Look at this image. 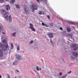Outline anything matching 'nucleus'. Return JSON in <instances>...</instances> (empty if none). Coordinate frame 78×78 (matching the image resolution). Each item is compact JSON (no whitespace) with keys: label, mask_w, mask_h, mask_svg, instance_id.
I'll return each instance as SVG.
<instances>
[{"label":"nucleus","mask_w":78,"mask_h":78,"mask_svg":"<svg viewBox=\"0 0 78 78\" xmlns=\"http://www.w3.org/2000/svg\"><path fill=\"white\" fill-rule=\"evenodd\" d=\"M68 23H72V21H68Z\"/></svg>","instance_id":"31"},{"label":"nucleus","mask_w":78,"mask_h":78,"mask_svg":"<svg viewBox=\"0 0 78 78\" xmlns=\"http://www.w3.org/2000/svg\"><path fill=\"white\" fill-rule=\"evenodd\" d=\"M69 37L71 38V39H72V35H71L70 34H69L68 35Z\"/></svg>","instance_id":"24"},{"label":"nucleus","mask_w":78,"mask_h":78,"mask_svg":"<svg viewBox=\"0 0 78 78\" xmlns=\"http://www.w3.org/2000/svg\"><path fill=\"white\" fill-rule=\"evenodd\" d=\"M36 69L37 71H41V68L39 67V66H36Z\"/></svg>","instance_id":"10"},{"label":"nucleus","mask_w":78,"mask_h":78,"mask_svg":"<svg viewBox=\"0 0 78 78\" xmlns=\"http://www.w3.org/2000/svg\"><path fill=\"white\" fill-rule=\"evenodd\" d=\"M3 43L1 44L0 45V47L2 48V51H5V50H7V49L9 46L7 42L3 41Z\"/></svg>","instance_id":"1"},{"label":"nucleus","mask_w":78,"mask_h":78,"mask_svg":"<svg viewBox=\"0 0 78 78\" xmlns=\"http://www.w3.org/2000/svg\"><path fill=\"white\" fill-rule=\"evenodd\" d=\"M16 60L17 61H19L20 60H22V57L20 55H16Z\"/></svg>","instance_id":"5"},{"label":"nucleus","mask_w":78,"mask_h":78,"mask_svg":"<svg viewBox=\"0 0 78 78\" xmlns=\"http://www.w3.org/2000/svg\"><path fill=\"white\" fill-rule=\"evenodd\" d=\"M68 43H69V41H68Z\"/></svg>","instance_id":"46"},{"label":"nucleus","mask_w":78,"mask_h":78,"mask_svg":"<svg viewBox=\"0 0 78 78\" xmlns=\"http://www.w3.org/2000/svg\"><path fill=\"white\" fill-rule=\"evenodd\" d=\"M3 55V52L1 51V49H0V57H2Z\"/></svg>","instance_id":"9"},{"label":"nucleus","mask_w":78,"mask_h":78,"mask_svg":"<svg viewBox=\"0 0 78 78\" xmlns=\"http://www.w3.org/2000/svg\"><path fill=\"white\" fill-rule=\"evenodd\" d=\"M16 73H17L18 74H19V71L17 70H16Z\"/></svg>","instance_id":"22"},{"label":"nucleus","mask_w":78,"mask_h":78,"mask_svg":"<svg viewBox=\"0 0 78 78\" xmlns=\"http://www.w3.org/2000/svg\"><path fill=\"white\" fill-rule=\"evenodd\" d=\"M42 25H43V26H44V25H45V24H44V23H42Z\"/></svg>","instance_id":"34"},{"label":"nucleus","mask_w":78,"mask_h":78,"mask_svg":"<svg viewBox=\"0 0 78 78\" xmlns=\"http://www.w3.org/2000/svg\"><path fill=\"white\" fill-rule=\"evenodd\" d=\"M5 1H9V0H5Z\"/></svg>","instance_id":"40"},{"label":"nucleus","mask_w":78,"mask_h":78,"mask_svg":"<svg viewBox=\"0 0 78 78\" xmlns=\"http://www.w3.org/2000/svg\"><path fill=\"white\" fill-rule=\"evenodd\" d=\"M11 47H12V48H13L14 46H13V44H12V43L11 44Z\"/></svg>","instance_id":"23"},{"label":"nucleus","mask_w":78,"mask_h":78,"mask_svg":"<svg viewBox=\"0 0 78 78\" xmlns=\"http://www.w3.org/2000/svg\"><path fill=\"white\" fill-rule=\"evenodd\" d=\"M5 7L6 8V9L7 11H8L9 9L10 10V6L9 5H5Z\"/></svg>","instance_id":"7"},{"label":"nucleus","mask_w":78,"mask_h":78,"mask_svg":"<svg viewBox=\"0 0 78 78\" xmlns=\"http://www.w3.org/2000/svg\"><path fill=\"white\" fill-rule=\"evenodd\" d=\"M31 30H32V31H36V30H35V29H34V27H33L31 28Z\"/></svg>","instance_id":"19"},{"label":"nucleus","mask_w":78,"mask_h":78,"mask_svg":"<svg viewBox=\"0 0 78 78\" xmlns=\"http://www.w3.org/2000/svg\"><path fill=\"white\" fill-rule=\"evenodd\" d=\"M44 27H48V26H47V25L45 24L44 25Z\"/></svg>","instance_id":"33"},{"label":"nucleus","mask_w":78,"mask_h":78,"mask_svg":"<svg viewBox=\"0 0 78 78\" xmlns=\"http://www.w3.org/2000/svg\"><path fill=\"white\" fill-rule=\"evenodd\" d=\"M72 28H75V27H73V26L72 27Z\"/></svg>","instance_id":"38"},{"label":"nucleus","mask_w":78,"mask_h":78,"mask_svg":"<svg viewBox=\"0 0 78 78\" xmlns=\"http://www.w3.org/2000/svg\"><path fill=\"white\" fill-rule=\"evenodd\" d=\"M37 5L34 4L30 5V9L32 11V12H34V10L37 9Z\"/></svg>","instance_id":"3"},{"label":"nucleus","mask_w":78,"mask_h":78,"mask_svg":"<svg viewBox=\"0 0 78 78\" xmlns=\"http://www.w3.org/2000/svg\"><path fill=\"white\" fill-rule=\"evenodd\" d=\"M60 30H61L62 31V30H63L62 28V27H60Z\"/></svg>","instance_id":"36"},{"label":"nucleus","mask_w":78,"mask_h":78,"mask_svg":"<svg viewBox=\"0 0 78 78\" xmlns=\"http://www.w3.org/2000/svg\"><path fill=\"white\" fill-rule=\"evenodd\" d=\"M30 27H29V28H30V29H31L33 27V25L32 24H30Z\"/></svg>","instance_id":"13"},{"label":"nucleus","mask_w":78,"mask_h":78,"mask_svg":"<svg viewBox=\"0 0 78 78\" xmlns=\"http://www.w3.org/2000/svg\"><path fill=\"white\" fill-rule=\"evenodd\" d=\"M33 40H32L30 41V44H32L33 43Z\"/></svg>","instance_id":"25"},{"label":"nucleus","mask_w":78,"mask_h":78,"mask_svg":"<svg viewBox=\"0 0 78 78\" xmlns=\"http://www.w3.org/2000/svg\"><path fill=\"white\" fill-rule=\"evenodd\" d=\"M67 76V75L66 74L65 75H64V76H62L61 78H66V77Z\"/></svg>","instance_id":"17"},{"label":"nucleus","mask_w":78,"mask_h":78,"mask_svg":"<svg viewBox=\"0 0 78 78\" xmlns=\"http://www.w3.org/2000/svg\"><path fill=\"white\" fill-rule=\"evenodd\" d=\"M39 14H44V13L42 11H40L39 12Z\"/></svg>","instance_id":"16"},{"label":"nucleus","mask_w":78,"mask_h":78,"mask_svg":"<svg viewBox=\"0 0 78 78\" xmlns=\"http://www.w3.org/2000/svg\"><path fill=\"white\" fill-rule=\"evenodd\" d=\"M50 42L51 43V44H53V41H51V38H50Z\"/></svg>","instance_id":"28"},{"label":"nucleus","mask_w":78,"mask_h":78,"mask_svg":"<svg viewBox=\"0 0 78 78\" xmlns=\"http://www.w3.org/2000/svg\"><path fill=\"white\" fill-rule=\"evenodd\" d=\"M72 59H73V60L74 59H75V58H74V57H72L71 58Z\"/></svg>","instance_id":"35"},{"label":"nucleus","mask_w":78,"mask_h":78,"mask_svg":"<svg viewBox=\"0 0 78 78\" xmlns=\"http://www.w3.org/2000/svg\"><path fill=\"white\" fill-rule=\"evenodd\" d=\"M36 0V1H37V2H39V0L40 1H41V0Z\"/></svg>","instance_id":"32"},{"label":"nucleus","mask_w":78,"mask_h":78,"mask_svg":"<svg viewBox=\"0 0 78 78\" xmlns=\"http://www.w3.org/2000/svg\"><path fill=\"white\" fill-rule=\"evenodd\" d=\"M17 50H20V48H19V45H17Z\"/></svg>","instance_id":"26"},{"label":"nucleus","mask_w":78,"mask_h":78,"mask_svg":"<svg viewBox=\"0 0 78 78\" xmlns=\"http://www.w3.org/2000/svg\"><path fill=\"white\" fill-rule=\"evenodd\" d=\"M62 61H64V60L62 59Z\"/></svg>","instance_id":"42"},{"label":"nucleus","mask_w":78,"mask_h":78,"mask_svg":"<svg viewBox=\"0 0 78 78\" xmlns=\"http://www.w3.org/2000/svg\"><path fill=\"white\" fill-rule=\"evenodd\" d=\"M2 34H4V32H2Z\"/></svg>","instance_id":"41"},{"label":"nucleus","mask_w":78,"mask_h":78,"mask_svg":"<svg viewBox=\"0 0 78 78\" xmlns=\"http://www.w3.org/2000/svg\"><path fill=\"white\" fill-rule=\"evenodd\" d=\"M47 35L49 37V38H50V39H51V38H52V37H53V34L52 33H49L48 34H47Z\"/></svg>","instance_id":"6"},{"label":"nucleus","mask_w":78,"mask_h":78,"mask_svg":"<svg viewBox=\"0 0 78 78\" xmlns=\"http://www.w3.org/2000/svg\"><path fill=\"white\" fill-rule=\"evenodd\" d=\"M0 30H3V26H2L0 25Z\"/></svg>","instance_id":"21"},{"label":"nucleus","mask_w":78,"mask_h":78,"mask_svg":"<svg viewBox=\"0 0 78 78\" xmlns=\"http://www.w3.org/2000/svg\"><path fill=\"white\" fill-rule=\"evenodd\" d=\"M14 78H17L16 77H15Z\"/></svg>","instance_id":"43"},{"label":"nucleus","mask_w":78,"mask_h":78,"mask_svg":"<svg viewBox=\"0 0 78 78\" xmlns=\"http://www.w3.org/2000/svg\"><path fill=\"white\" fill-rule=\"evenodd\" d=\"M5 1V0H0V3H4Z\"/></svg>","instance_id":"18"},{"label":"nucleus","mask_w":78,"mask_h":78,"mask_svg":"<svg viewBox=\"0 0 78 78\" xmlns=\"http://www.w3.org/2000/svg\"><path fill=\"white\" fill-rule=\"evenodd\" d=\"M47 17H48V19L50 18V16H47Z\"/></svg>","instance_id":"37"},{"label":"nucleus","mask_w":78,"mask_h":78,"mask_svg":"<svg viewBox=\"0 0 78 78\" xmlns=\"http://www.w3.org/2000/svg\"><path fill=\"white\" fill-rule=\"evenodd\" d=\"M66 29L68 32H70V29L69 28L66 27Z\"/></svg>","instance_id":"20"},{"label":"nucleus","mask_w":78,"mask_h":78,"mask_svg":"<svg viewBox=\"0 0 78 78\" xmlns=\"http://www.w3.org/2000/svg\"><path fill=\"white\" fill-rule=\"evenodd\" d=\"M7 78H10V76H9V75L8 74V75Z\"/></svg>","instance_id":"29"},{"label":"nucleus","mask_w":78,"mask_h":78,"mask_svg":"<svg viewBox=\"0 0 78 78\" xmlns=\"http://www.w3.org/2000/svg\"><path fill=\"white\" fill-rule=\"evenodd\" d=\"M2 77L1 75H0V78H2Z\"/></svg>","instance_id":"39"},{"label":"nucleus","mask_w":78,"mask_h":78,"mask_svg":"<svg viewBox=\"0 0 78 78\" xmlns=\"http://www.w3.org/2000/svg\"><path fill=\"white\" fill-rule=\"evenodd\" d=\"M16 33L14 32L12 34V36L13 37H16Z\"/></svg>","instance_id":"14"},{"label":"nucleus","mask_w":78,"mask_h":78,"mask_svg":"<svg viewBox=\"0 0 78 78\" xmlns=\"http://www.w3.org/2000/svg\"><path fill=\"white\" fill-rule=\"evenodd\" d=\"M59 74L60 76H61V75H62V73H60Z\"/></svg>","instance_id":"30"},{"label":"nucleus","mask_w":78,"mask_h":78,"mask_svg":"<svg viewBox=\"0 0 78 78\" xmlns=\"http://www.w3.org/2000/svg\"><path fill=\"white\" fill-rule=\"evenodd\" d=\"M17 64H18V63H17V61L14 62L13 63V65H17Z\"/></svg>","instance_id":"15"},{"label":"nucleus","mask_w":78,"mask_h":78,"mask_svg":"<svg viewBox=\"0 0 78 78\" xmlns=\"http://www.w3.org/2000/svg\"><path fill=\"white\" fill-rule=\"evenodd\" d=\"M45 1H47V0H44Z\"/></svg>","instance_id":"44"},{"label":"nucleus","mask_w":78,"mask_h":78,"mask_svg":"<svg viewBox=\"0 0 78 78\" xmlns=\"http://www.w3.org/2000/svg\"><path fill=\"white\" fill-rule=\"evenodd\" d=\"M24 13L25 14H28L29 13V11H30V10H29V9L27 7H25L24 8Z\"/></svg>","instance_id":"4"},{"label":"nucleus","mask_w":78,"mask_h":78,"mask_svg":"<svg viewBox=\"0 0 78 78\" xmlns=\"http://www.w3.org/2000/svg\"><path fill=\"white\" fill-rule=\"evenodd\" d=\"M16 6L17 8H18V9H19V8H20V5L19 4L16 5Z\"/></svg>","instance_id":"11"},{"label":"nucleus","mask_w":78,"mask_h":78,"mask_svg":"<svg viewBox=\"0 0 78 78\" xmlns=\"http://www.w3.org/2000/svg\"><path fill=\"white\" fill-rule=\"evenodd\" d=\"M73 54L75 57H77V56H78V54L77 53L75 52H73Z\"/></svg>","instance_id":"8"},{"label":"nucleus","mask_w":78,"mask_h":78,"mask_svg":"<svg viewBox=\"0 0 78 78\" xmlns=\"http://www.w3.org/2000/svg\"><path fill=\"white\" fill-rule=\"evenodd\" d=\"M14 2H15V0H11L10 2V3L11 4H12L14 3Z\"/></svg>","instance_id":"12"},{"label":"nucleus","mask_w":78,"mask_h":78,"mask_svg":"<svg viewBox=\"0 0 78 78\" xmlns=\"http://www.w3.org/2000/svg\"><path fill=\"white\" fill-rule=\"evenodd\" d=\"M1 31L0 30V33H1Z\"/></svg>","instance_id":"45"},{"label":"nucleus","mask_w":78,"mask_h":78,"mask_svg":"<svg viewBox=\"0 0 78 78\" xmlns=\"http://www.w3.org/2000/svg\"><path fill=\"white\" fill-rule=\"evenodd\" d=\"M71 72H72V71H70L69 72H68L67 74H70V73H71Z\"/></svg>","instance_id":"27"},{"label":"nucleus","mask_w":78,"mask_h":78,"mask_svg":"<svg viewBox=\"0 0 78 78\" xmlns=\"http://www.w3.org/2000/svg\"><path fill=\"white\" fill-rule=\"evenodd\" d=\"M2 12L3 13H4V15L5 16H5V18L7 20H9V22H11V21H12V18H11V15H9V17L8 15H9V12H6V11L5 10H3L2 11Z\"/></svg>","instance_id":"2"}]
</instances>
